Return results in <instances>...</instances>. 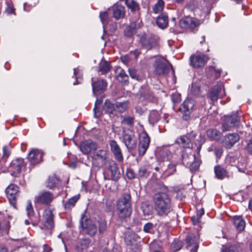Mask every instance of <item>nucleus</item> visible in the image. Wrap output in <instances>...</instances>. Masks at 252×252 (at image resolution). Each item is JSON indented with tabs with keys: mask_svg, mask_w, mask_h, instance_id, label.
<instances>
[{
	"mask_svg": "<svg viewBox=\"0 0 252 252\" xmlns=\"http://www.w3.org/2000/svg\"><path fill=\"white\" fill-rule=\"evenodd\" d=\"M155 209L158 215L167 216L172 210L171 199L166 192L159 191L153 196Z\"/></svg>",
	"mask_w": 252,
	"mask_h": 252,
	"instance_id": "f257e3e1",
	"label": "nucleus"
},
{
	"mask_svg": "<svg viewBox=\"0 0 252 252\" xmlns=\"http://www.w3.org/2000/svg\"><path fill=\"white\" fill-rule=\"evenodd\" d=\"M117 214L120 219L129 217L132 213L131 198L128 193H124L117 201Z\"/></svg>",
	"mask_w": 252,
	"mask_h": 252,
	"instance_id": "f03ea898",
	"label": "nucleus"
},
{
	"mask_svg": "<svg viewBox=\"0 0 252 252\" xmlns=\"http://www.w3.org/2000/svg\"><path fill=\"white\" fill-rule=\"evenodd\" d=\"M91 158L93 165L99 168L106 166L111 160L109 158L108 151L105 149H101L94 152Z\"/></svg>",
	"mask_w": 252,
	"mask_h": 252,
	"instance_id": "7ed1b4c3",
	"label": "nucleus"
},
{
	"mask_svg": "<svg viewBox=\"0 0 252 252\" xmlns=\"http://www.w3.org/2000/svg\"><path fill=\"white\" fill-rule=\"evenodd\" d=\"M122 141L129 152L135 149L137 144V137L134 133L129 129H124L122 134Z\"/></svg>",
	"mask_w": 252,
	"mask_h": 252,
	"instance_id": "20e7f679",
	"label": "nucleus"
},
{
	"mask_svg": "<svg viewBox=\"0 0 252 252\" xmlns=\"http://www.w3.org/2000/svg\"><path fill=\"white\" fill-rule=\"evenodd\" d=\"M80 228H81V231L91 237L94 236L97 231L96 226L92 220L86 217L85 214L81 215Z\"/></svg>",
	"mask_w": 252,
	"mask_h": 252,
	"instance_id": "39448f33",
	"label": "nucleus"
},
{
	"mask_svg": "<svg viewBox=\"0 0 252 252\" xmlns=\"http://www.w3.org/2000/svg\"><path fill=\"white\" fill-rule=\"evenodd\" d=\"M54 227V215L52 211L47 208L44 211L40 220V228L42 229L51 230Z\"/></svg>",
	"mask_w": 252,
	"mask_h": 252,
	"instance_id": "423d86ee",
	"label": "nucleus"
},
{
	"mask_svg": "<svg viewBox=\"0 0 252 252\" xmlns=\"http://www.w3.org/2000/svg\"><path fill=\"white\" fill-rule=\"evenodd\" d=\"M54 198V195L52 192L49 191H42L35 196L34 202L35 204L48 206Z\"/></svg>",
	"mask_w": 252,
	"mask_h": 252,
	"instance_id": "0eeeda50",
	"label": "nucleus"
},
{
	"mask_svg": "<svg viewBox=\"0 0 252 252\" xmlns=\"http://www.w3.org/2000/svg\"><path fill=\"white\" fill-rule=\"evenodd\" d=\"M154 74L159 77L165 76L170 70V66L163 60L160 59L156 61L154 64Z\"/></svg>",
	"mask_w": 252,
	"mask_h": 252,
	"instance_id": "6e6552de",
	"label": "nucleus"
},
{
	"mask_svg": "<svg viewBox=\"0 0 252 252\" xmlns=\"http://www.w3.org/2000/svg\"><path fill=\"white\" fill-rule=\"evenodd\" d=\"M200 236L198 233L189 234L186 239V248L191 252H197L199 242Z\"/></svg>",
	"mask_w": 252,
	"mask_h": 252,
	"instance_id": "1a4fd4ad",
	"label": "nucleus"
},
{
	"mask_svg": "<svg viewBox=\"0 0 252 252\" xmlns=\"http://www.w3.org/2000/svg\"><path fill=\"white\" fill-rule=\"evenodd\" d=\"M239 122L240 118L236 114L227 116L222 124V130L223 132L229 131L232 127L237 126Z\"/></svg>",
	"mask_w": 252,
	"mask_h": 252,
	"instance_id": "9d476101",
	"label": "nucleus"
},
{
	"mask_svg": "<svg viewBox=\"0 0 252 252\" xmlns=\"http://www.w3.org/2000/svg\"><path fill=\"white\" fill-rule=\"evenodd\" d=\"M79 149L84 155H89L97 150V144L92 140L88 139L80 143Z\"/></svg>",
	"mask_w": 252,
	"mask_h": 252,
	"instance_id": "9b49d317",
	"label": "nucleus"
},
{
	"mask_svg": "<svg viewBox=\"0 0 252 252\" xmlns=\"http://www.w3.org/2000/svg\"><path fill=\"white\" fill-rule=\"evenodd\" d=\"M150 139L147 133L142 132L139 135V144L138 145V154L140 156H143L147 150Z\"/></svg>",
	"mask_w": 252,
	"mask_h": 252,
	"instance_id": "f8f14e48",
	"label": "nucleus"
},
{
	"mask_svg": "<svg viewBox=\"0 0 252 252\" xmlns=\"http://www.w3.org/2000/svg\"><path fill=\"white\" fill-rule=\"evenodd\" d=\"M208 56L204 54L193 55L190 57V65L193 67L203 66L209 60Z\"/></svg>",
	"mask_w": 252,
	"mask_h": 252,
	"instance_id": "ddd939ff",
	"label": "nucleus"
},
{
	"mask_svg": "<svg viewBox=\"0 0 252 252\" xmlns=\"http://www.w3.org/2000/svg\"><path fill=\"white\" fill-rule=\"evenodd\" d=\"M194 106V101L192 99H187L180 107L183 113V118L185 120L189 119L191 110Z\"/></svg>",
	"mask_w": 252,
	"mask_h": 252,
	"instance_id": "4468645a",
	"label": "nucleus"
},
{
	"mask_svg": "<svg viewBox=\"0 0 252 252\" xmlns=\"http://www.w3.org/2000/svg\"><path fill=\"white\" fill-rule=\"evenodd\" d=\"M92 85L93 94L95 95L101 94L106 89L107 83L104 79L97 80L94 81V78L92 79Z\"/></svg>",
	"mask_w": 252,
	"mask_h": 252,
	"instance_id": "2eb2a0df",
	"label": "nucleus"
},
{
	"mask_svg": "<svg viewBox=\"0 0 252 252\" xmlns=\"http://www.w3.org/2000/svg\"><path fill=\"white\" fill-rule=\"evenodd\" d=\"M43 154L40 150L32 149L29 153L27 158L31 164L35 165L39 163L42 160Z\"/></svg>",
	"mask_w": 252,
	"mask_h": 252,
	"instance_id": "dca6fc26",
	"label": "nucleus"
},
{
	"mask_svg": "<svg viewBox=\"0 0 252 252\" xmlns=\"http://www.w3.org/2000/svg\"><path fill=\"white\" fill-rule=\"evenodd\" d=\"M224 95V91L222 89V86L219 84L215 86L207 97L213 102L216 101L219 98H221Z\"/></svg>",
	"mask_w": 252,
	"mask_h": 252,
	"instance_id": "f3484780",
	"label": "nucleus"
},
{
	"mask_svg": "<svg viewBox=\"0 0 252 252\" xmlns=\"http://www.w3.org/2000/svg\"><path fill=\"white\" fill-rule=\"evenodd\" d=\"M109 145L115 158L119 162H122L124 159L122 152L117 142L111 140L109 141Z\"/></svg>",
	"mask_w": 252,
	"mask_h": 252,
	"instance_id": "a211bd4d",
	"label": "nucleus"
},
{
	"mask_svg": "<svg viewBox=\"0 0 252 252\" xmlns=\"http://www.w3.org/2000/svg\"><path fill=\"white\" fill-rule=\"evenodd\" d=\"M183 159L184 163L190 166V169L192 171L197 170L199 166V161H195V156L194 155H183Z\"/></svg>",
	"mask_w": 252,
	"mask_h": 252,
	"instance_id": "6ab92c4d",
	"label": "nucleus"
},
{
	"mask_svg": "<svg viewBox=\"0 0 252 252\" xmlns=\"http://www.w3.org/2000/svg\"><path fill=\"white\" fill-rule=\"evenodd\" d=\"M140 41L142 46L148 50L152 49L156 44L155 39L151 36L146 34L140 36Z\"/></svg>",
	"mask_w": 252,
	"mask_h": 252,
	"instance_id": "aec40b11",
	"label": "nucleus"
},
{
	"mask_svg": "<svg viewBox=\"0 0 252 252\" xmlns=\"http://www.w3.org/2000/svg\"><path fill=\"white\" fill-rule=\"evenodd\" d=\"M25 166L24 159L22 158H17L12 161L9 166V170L13 173L12 174H16L19 173L21 169Z\"/></svg>",
	"mask_w": 252,
	"mask_h": 252,
	"instance_id": "412c9836",
	"label": "nucleus"
},
{
	"mask_svg": "<svg viewBox=\"0 0 252 252\" xmlns=\"http://www.w3.org/2000/svg\"><path fill=\"white\" fill-rule=\"evenodd\" d=\"M105 167H107L111 172V179L117 181L120 177V173L117 163L113 160H111Z\"/></svg>",
	"mask_w": 252,
	"mask_h": 252,
	"instance_id": "4be33fe9",
	"label": "nucleus"
},
{
	"mask_svg": "<svg viewBox=\"0 0 252 252\" xmlns=\"http://www.w3.org/2000/svg\"><path fill=\"white\" fill-rule=\"evenodd\" d=\"M239 136L236 133L228 134L225 136L224 143L227 148H231L239 140Z\"/></svg>",
	"mask_w": 252,
	"mask_h": 252,
	"instance_id": "5701e85b",
	"label": "nucleus"
},
{
	"mask_svg": "<svg viewBox=\"0 0 252 252\" xmlns=\"http://www.w3.org/2000/svg\"><path fill=\"white\" fill-rule=\"evenodd\" d=\"M18 192V187L14 185H10L5 189V193L10 201H14Z\"/></svg>",
	"mask_w": 252,
	"mask_h": 252,
	"instance_id": "b1692460",
	"label": "nucleus"
},
{
	"mask_svg": "<svg viewBox=\"0 0 252 252\" xmlns=\"http://www.w3.org/2000/svg\"><path fill=\"white\" fill-rule=\"evenodd\" d=\"M113 17L117 20L125 17V7L121 5H114L112 7Z\"/></svg>",
	"mask_w": 252,
	"mask_h": 252,
	"instance_id": "393cba45",
	"label": "nucleus"
},
{
	"mask_svg": "<svg viewBox=\"0 0 252 252\" xmlns=\"http://www.w3.org/2000/svg\"><path fill=\"white\" fill-rule=\"evenodd\" d=\"M216 177L219 180H222L228 176V171L221 165H217L214 167Z\"/></svg>",
	"mask_w": 252,
	"mask_h": 252,
	"instance_id": "a878e982",
	"label": "nucleus"
},
{
	"mask_svg": "<svg viewBox=\"0 0 252 252\" xmlns=\"http://www.w3.org/2000/svg\"><path fill=\"white\" fill-rule=\"evenodd\" d=\"M176 142L185 148H192L193 144L186 135L181 136L176 140Z\"/></svg>",
	"mask_w": 252,
	"mask_h": 252,
	"instance_id": "bb28decb",
	"label": "nucleus"
},
{
	"mask_svg": "<svg viewBox=\"0 0 252 252\" xmlns=\"http://www.w3.org/2000/svg\"><path fill=\"white\" fill-rule=\"evenodd\" d=\"M59 183V179L56 175H52L49 177L46 181V187L49 189H53L58 187Z\"/></svg>",
	"mask_w": 252,
	"mask_h": 252,
	"instance_id": "cd10ccee",
	"label": "nucleus"
},
{
	"mask_svg": "<svg viewBox=\"0 0 252 252\" xmlns=\"http://www.w3.org/2000/svg\"><path fill=\"white\" fill-rule=\"evenodd\" d=\"M168 24V16L165 14H161L159 15L157 19L158 26L162 29L166 28Z\"/></svg>",
	"mask_w": 252,
	"mask_h": 252,
	"instance_id": "c85d7f7f",
	"label": "nucleus"
},
{
	"mask_svg": "<svg viewBox=\"0 0 252 252\" xmlns=\"http://www.w3.org/2000/svg\"><path fill=\"white\" fill-rule=\"evenodd\" d=\"M115 75L117 79L122 82H126L127 81L128 76L125 70L121 67H118L115 70Z\"/></svg>",
	"mask_w": 252,
	"mask_h": 252,
	"instance_id": "c756f323",
	"label": "nucleus"
},
{
	"mask_svg": "<svg viewBox=\"0 0 252 252\" xmlns=\"http://www.w3.org/2000/svg\"><path fill=\"white\" fill-rule=\"evenodd\" d=\"M233 223L239 231L243 230L245 227V222L240 216H235L233 217Z\"/></svg>",
	"mask_w": 252,
	"mask_h": 252,
	"instance_id": "7c9ffc66",
	"label": "nucleus"
},
{
	"mask_svg": "<svg viewBox=\"0 0 252 252\" xmlns=\"http://www.w3.org/2000/svg\"><path fill=\"white\" fill-rule=\"evenodd\" d=\"M106 113L110 114L117 115L115 109V103H112L108 99H106L104 103V107Z\"/></svg>",
	"mask_w": 252,
	"mask_h": 252,
	"instance_id": "2f4dec72",
	"label": "nucleus"
},
{
	"mask_svg": "<svg viewBox=\"0 0 252 252\" xmlns=\"http://www.w3.org/2000/svg\"><path fill=\"white\" fill-rule=\"evenodd\" d=\"M207 136L211 140H219L221 137V133L217 129H209L206 131Z\"/></svg>",
	"mask_w": 252,
	"mask_h": 252,
	"instance_id": "473e14b6",
	"label": "nucleus"
},
{
	"mask_svg": "<svg viewBox=\"0 0 252 252\" xmlns=\"http://www.w3.org/2000/svg\"><path fill=\"white\" fill-rule=\"evenodd\" d=\"M160 119V114L158 111L152 110L150 112L149 116V121L152 124H154L158 122Z\"/></svg>",
	"mask_w": 252,
	"mask_h": 252,
	"instance_id": "72a5a7b5",
	"label": "nucleus"
},
{
	"mask_svg": "<svg viewBox=\"0 0 252 252\" xmlns=\"http://www.w3.org/2000/svg\"><path fill=\"white\" fill-rule=\"evenodd\" d=\"M128 107V102L124 101L122 102H116L115 103L116 113L117 112L123 113Z\"/></svg>",
	"mask_w": 252,
	"mask_h": 252,
	"instance_id": "f704fd0d",
	"label": "nucleus"
},
{
	"mask_svg": "<svg viewBox=\"0 0 252 252\" xmlns=\"http://www.w3.org/2000/svg\"><path fill=\"white\" fill-rule=\"evenodd\" d=\"M80 198V195H75L70 199H68L67 201L64 203V206L65 209H69L71 207H73L77 201Z\"/></svg>",
	"mask_w": 252,
	"mask_h": 252,
	"instance_id": "c9c22d12",
	"label": "nucleus"
},
{
	"mask_svg": "<svg viewBox=\"0 0 252 252\" xmlns=\"http://www.w3.org/2000/svg\"><path fill=\"white\" fill-rule=\"evenodd\" d=\"M134 118L133 117L122 115L121 116V122L122 124L132 126L134 124Z\"/></svg>",
	"mask_w": 252,
	"mask_h": 252,
	"instance_id": "e433bc0d",
	"label": "nucleus"
},
{
	"mask_svg": "<svg viewBox=\"0 0 252 252\" xmlns=\"http://www.w3.org/2000/svg\"><path fill=\"white\" fill-rule=\"evenodd\" d=\"M110 63L106 62H101L99 64L98 71L100 72L101 74H104L110 70Z\"/></svg>",
	"mask_w": 252,
	"mask_h": 252,
	"instance_id": "4c0bfd02",
	"label": "nucleus"
},
{
	"mask_svg": "<svg viewBox=\"0 0 252 252\" xmlns=\"http://www.w3.org/2000/svg\"><path fill=\"white\" fill-rule=\"evenodd\" d=\"M164 2L163 0H158L157 2L154 5L153 10L155 13L161 11L164 7Z\"/></svg>",
	"mask_w": 252,
	"mask_h": 252,
	"instance_id": "58836bf2",
	"label": "nucleus"
},
{
	"mask_svg": "<svg viewBox=\"0 0 252 252\" xmlns=\"http://www.w3.org/2000/svg\"><path fill=\"white\" fill-rule=\"evenodd\" d=\"M178 163L176 162H173L168 165L166 174L168 176L173 174L176 172V166Z\"/></svg>",
	"mask_w": 252,
	"mask_h": 252,
	"instance_id": "ea45409f",
	"label": "nucleus"
},
{
	"mask_svg": "<svg viewBox=\"0 0 252 252\" xmlns=\"http://www.w3.org/2000/svg\"><path fill=\"white\" fill-rule=\"evenodd\" d=\"M126 3L132 11H135L139 9L138 4L134 0H126Z\"/></svg>",
	"mask_w": 252,
	"mask_h": 252,
	"instance_id": "a19ab883",
	"label": "nucleus"
},
{
	"mask_svg": "<svg viewBox=\"0 0 252 252\" xmlns=\"http://www.w3.org/2000/svg\"><path fill=\"white\" fill-rule=\"evenodd\" d=\"M132 26L133 25H130L126 28L124 31V34L126 36L130 37L136 33V31H135Z\"/></svg>",
	"mask_w": 252,
	"mask_h": 252,
	"instance_id": "79ce46f5",
	"label": "nucleus"
},
{
	"mask_svg": "<svg viewBox=\"0 0 252 252\" xmlns=\"http://www.w3.org/2000/svg\"><path fill=\"white\" fill-rule=\"evenodd\" d=\"M149 172L148 171L145 167H141L138 171V177L139 178H146L148 177Z\"/></svg>",
	"mask_w": 252,
	"mask_h": 252,
	"instance_id": "37998d69",
	"label": "nucleus"
},
{
	"mask_svg": "<svg viewBox=\"0 0 252 252\" xmlns=\"http://www.w3.org/2000/svg\"><path fill=\"white\" fill-rule=\"evenodd\" d=\"M98 231L99 233H103L107 228V223L105 220H101L98 221Z\"/></svg>",
	"mask_w": 252,
	"mask_h": 252,
	"instance_id": "c03bdc74",
	"label": "nucleus"
},
{
	"mask_svg": "<svg viewBox=\"0 0 252 252\" xmlns=\"http://www.w3.org/2000/svg\"><path fill=\"white\" fill-rule=\"evenodd\" d=\"M99 17L101 20L102 23L104 26L106 24L108 23V12L105 11L104 12H101L100 13Z\"/></svg>",
	"mask_w": 252,
	"mask_h": 252,
	"instance_id": "a18cd8bd",
	"label": "nucleus"
},
{
	"mask_svg": "<svg viewBox=\"0 0 252 252\" xmlns=\"http://www.w3.org/2000/svg\"><path fill=\"white\" fill-rule=\"evenodd\" d=\"M74 76L76 81L73 83V85H75L79 83L78 80L81 79L82 78V74L78 68H76L74 69Z\"/></svg>",
	"mask_w": 252,
	"mask_h": 252,
	"instance_id": "49530a36",
	"label": "nucleus"
},
{
	"mask_svg": "<svg viewBox=\"0 0 252 252\" xmlns=\"http://www.w3.org/2000/svg\"><path fill=\"white\" fill-rule=\"evenodd\" d=\"M130 25H133L132 27L135 31H137V30L141 28L143 26L142 20L140 19L132 22Z\"/></svg>",
	"mask_w": 252,
	"mask_h": 252,
	"instance_id": "de8ad7c7",
	"label": "nucleus"
},
{
	"mask_svg": "<svg viewBox=\"0 0 252 252\" xmlns=\"http://www.w3.org/2000/svg\"><path fill=\"white\" fill-rule=\"evenodd\" d=\"M146 100L151 101L154 102L156 100V98L153 95V94L150 92H148L147 93L145 94L142 96Z\"/></svg>",
	"mask_w": 252,
	"mask_h": 252,
	"instance_id": "09e8293b",
	"label": "nucleus"
},
{
	"mask_svg": "<svg viewBox=\"0 0 252 252\" xmlns=\"http://www.w3.org/2000/svg\"><path fill=\"white\" fill-rule=\"evenodd\" d=\"M130 76L133 78L137 80L139 77V75L137 73V70L134 68H130L128 69Z\"/></svg>",
	"mask_w": 252,
	"mask_h": 252,
	"instance_id": "8fccbe9b",
	"label": "nucleus"
},
{
	"mask_svg": "<svg viewBox=\"0 0 252 252\" xmlns=\"http://www.w3.org/2000/svg\"><path fill=\"white\" fill-rule=\"evenodd\" d=\"M26 211L28 216L29 217L32 216L34 214L33 209L31 202H29L26 207Z\"/></svg>",
	"mask_w": 252,
	"mask_h": 252,
	"instance_id": "3c124183",
	"label": "nucleus"
},
{
	"mask_svg": "<svg viewBox=\"0 0 252 252\" xmlns=\"http://www.w3.org/2000/svg\"><path fill=\"white\" fill-rule=\"evenodd\" d=\"M191 91L194 95H198L200 93V87L195 84H193L191 88Z\"/></svg>",
	"mask_w": 252,
	"mask_h": 252,
	"instance_id": "603ef678",
	"label": "nucleus"
},
{
	"mask_svg": "<svg viewBox=\"0 0 252 252\" xmlns=\"http://www.w3.org/2000/svg\"><path fill=\"white\" fill-rule=\"evenodd\" d=\"M126 176L127 178L129 179H132L136 177L135 173H134V171L131 168H128L127 169Z\"/></svg>",
	"mask_w": 252,
	"mask_h": 252,
	"instance_id": "864d4df0",
	"label": "nucleus"
},
{
	"mask_svg": "<svg viewBox=\"0 0 252 252\" xmlns=\"http://www.w3.org/2000/svg\"><path fill=\"white\" fill-rule=\"evenodd\" d=\"M94 117L95 118H98L101 115L102 111L100 107H96V106H94Z\"/></svg>",
	"mask_w": 252,
	"mask_h": 252,
	"instance_id": "5fc2aeb1",
	"label": "nucleus"
},
{
	"mask_svg": "<svg viewBox=\"0 0 252 252\" xmlns=\"http://www.w3.org/2000/svg\"><path fill=\"white\" fill-rule=\"evenodd\" d=\"M153 224L151 223H147L144 226V230L146 232H151V230L153 229Z\"/></svg>",
	"mask_w": 252,
	"mask_h": 252,
	"instance_id": "6e6d98bb",
	"label": "nucleus"
},
{
	"mask_svg": "<svg viewBox=\"0 0 252 252\" xmlns=\"http://www.w3.org/2000/svg\"><path fill=\"white\" fill-rule=\"evenodd\" d=\"M197 135L196 132L195 131H192L189 133H187L186 135L187 136V137L190 140V141L191 143L193 141L195 138L196 137Z\"/></svg>",
	"mask_w": 252,
	"mask_h": 252,
	"instance_id": "4d7b16f0",
	"label": "nucleus"
},
{
	"mask_svg": "<svg viewBox=\"0 0 252 252\" xmlns=\"http://www.w3.org/2000/svg\"><path fill=\"white\" fill-rule=\"evenodd\" d=\"M3 151V156L6 158H7L10 155V152L8 149V148L6 146H4L2 148Z\"/></svg>",
	"mask_w": 252,
	"mask_h": 252,
	"instance_id": "13d9d810",
	"label": "nucleus"
},
{
	"mask_svg": "<svg viewBox=\"0 0 252 252\" xmlns=\"http://www.w3.org/2000/svg\"><path fill=\"white\" fill-rule=\"evenodd\" d=\"M191 220L193 224L196 225L200 222V218L197 216H193L191 218Z\"/></svg>",
	"mask_w": 252,
	"mask_h": 252,
	"instance_id": "bf43d9fd",
	"label": "nucleus"
},
{
	"mask_svg": "<svg viewBox=\"0 0 252 252\" xmlns=\"http://www.w3.org/2000/svg\"><path fill=\"white\" fill-rule=\"evenodd\" d=\"M141 53V52L139 49H136L130 52V54L133 55L135 59H137Z\"/></svg>",
	"mask_w": 252,
	"mask_h": 252,
	"instance_id": "052dcab7",
	"label": "nucleus"
},
{
	"mask_svg": "<svg viewBox=\"0 0 252 252\" xmlns=\"http://www.w3.org/2000/svg\"><path fill=\"white\" fill-rule=\"evenodd\" d=\"M162 153H163V154H165L166 155L167 159L170 158L171 155V153L168 149H163Z\"/></svg>",
	"mask_w": 252,
	"mask_h": 252,
	"instance_id": "680f3d73",
	"label": "nucleus"
},
{
	"mask_svg": "<svg viewBox=\"0 0 252 252\" xmlns=\"http://www.w3.org/2000/svg\"><path fill=\"white\" fill-rule=\"evenodd\" d=\"M81 244L82 245L84 244V247L83 248V249L86 248L90 244V241L89 239H83L82 240Z\"/></svg>",
	"mask_w": 252,
	"mask_h": 252,
	"instance_id": "e2e57ef3",
	"label": "nucleus"
},
{
	"mask_svg": "<svg viewBox=\"0 0 252 252\" xmlns=\"http://www.w3.org/2000/svg\"><path fill=\"white\" fill-rule=\"evenodd\" d=\"M204 209L203 208H201L200 209L197 210L196 216L201 218V217H202V216L203 215H204Z\"/></svg>",
	"mask_w": 252,
	"mask_h": 252,
	"instance_id": "0e129e2a",
	"label": "nucleus"
},
{
	"mask_svg": "<svg viewBox=\"0 0 252 252\" xmlns=\"http://www.w3.org/2000/svg\"><path fill=\"white\" fill-rule=\"evenodd\" d=\"M198 141V144L199 145H202L205 141V137L202 135H200L199 137Z\"/></svg>",
	"mask_w": 252,
	"mask_h": 252,
	"instance_id": "69168bd1",
	"label": "nucleus"
},
{
	"mask_svg": "<svg viewBox=\"0 0 252 252\" xmlns=\"http://www.w3.org/2000/svg\"><path fill=\"white\" fill-rule=\"evenodd\" d=\"M248 149L249 151L252 154V138L249 140V143H248Z\"/></svg>",
	"mask_w": 252,
	"mask_h": 252,
	"instance_id": "338daca9",
	"label": "nucleus"
},
{
	"mask_svg": "<svg viewBox=\"0 0 252 252\" xmlns=\"http://www.w3.org/2000/svg\"><path fill=\"white\" fill-rule=\"evenodd\" d=\"M15 9L12 6H8V8L6 9V11L8 14L13 13Z\"/></svg>",
	"mask_w": 252,
	"mask_h": 252,
	"instance_id": "774afa93",
	"label": "nucleus"
}]
</instances>
